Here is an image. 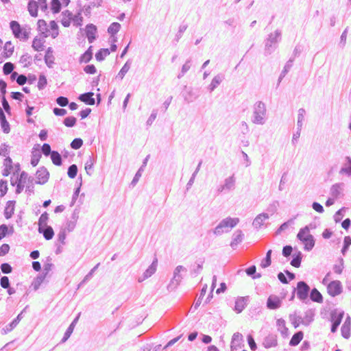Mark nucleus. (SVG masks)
<instances>
[{"label":"nucleus","instance_id":"obj_34","mask_svg":"<svg viewBox=\"0 0 351 351\" xmlns=\"http://www.w3.org/2000/svg\"><path fill=\"white\" fill-rule=\"evenodd\" d=\"M304 334L302 331H298L296 333H295L293 337H291L289 345L291 346H295L300 343V342L303 339Z\"/></svg>","mask_w":351,"mask_h":351},{"label":"nucleus","instance_id":"obj_4","mask_svg":"<svg viewBox=\"0 0 351 351\" xmlns=\"http://www.w3.org/2000/svg\"><path fill=\"white\" fill-rule=\"evenodd\" d=\"M281 34L282 32L279 29L269 34L265 40V52L267 53L270 54L276 49L277 45L281 39Z\"/></svg>","mask_w":351,"mask_h":351},{"label":"nucleus","instance_id":"obj_57","mask_svg":"<svg viewBox=\"0 0 351 351\" xmlns=\"http://www.w3.org/2000/svg\"><path fill=\"white\" fill-rule=\"evenodd\" d=\"M191 60H187L182 66L180 73L178 75V78H181L191 68Z\"/></svg>","mask_w":351,"mask_h":351},{"label":"nucleus","instance_id":"obj_21","mask_svg":"<svg viewBox=\"0 0 351 351\" xmlns=\"http://www.w3.org/2000/svg\"><path fill=\"white\" fill-rule=\"evenodd\" d=\"M343 314L339 313V315H332L331 317L332 326H331V332H335L337 330L338 326H339L341 319H342Z\"/></svg>","mask_w":351,"mask_h":351},{"label":"nucleus","instance_id":"obj_37","mask_svg":"<svg viewBox=\"0 0 351 351\" xmlns=\"http://www.w3.org/2000/svg\"><path fill=\"white\" fill-rule=\"evenodd\" d=\"M38 5L36 1L31 0L28 3V11L32 16H36L38 14Z\"/></svg>","mask_w":351,"mask_h":351},{"label":"nucleus","instance_id":"obj_42","mask_svg":"<svg viewBox=\"0 0 351 351\" xmlns=\"http://www.w3.org/2000/svg\"><path fill=\"white\" fill-rule=\"evenodd\" d=\"M314 319V313L311 310H308L305 313L304 317L302 318L303 325L308 326Z\"/></svg>","mask_w":351,"mask_h":351},{"label":"nucleus","instance_id":"obj_25","mask_svg":"<svg viewBox=\"0 0 351 351\" xmlns=\"http://www.w3.org/2000/svg\"><path fill=\"white\" fill-rule=\"evenodd\" d=\"M45 38H37L36 37L32 42V47L36 51H41L44 49V43Z\"/></svg>","mask_w":351,"mask_h":351},{"label":"nucleus","instance_id":"obj_47","mask_svg":"<svg viewBox=\"0 0 351 351\" xmlns=\"http://www.w3.org/2000/svg\"><path fill=\"white\" fill-rule=\"evenodd\" d=\"M95 163V159L92 156H89L85 163V170L88 175H91L93 167Z\"/></svg>","mask_w":351,"mask_h":351},{"label":"nucleus","instance_id":"obj_7","mask_svg":"<svg viewBox=\"0 0 351 351\" xmlns=\"http://www.w3.org/2000/svg\"><path fill=\"white\" fill-rule=\"evenodd\" d=\"M343 291V287L339 280H332L328 285L327 292L332 296L335 297L340 295Z\"/></svg>","mask_w":351,"mask_h":351},{"label":"nucleus","instance_id":"obj_6","mask_svg":"<svg viewBox=\"0 0 351 351\" xmlns=\"http://www.w3.org/2000/svg\"><path fill=\"white\" fill-rule=\"evenodd\" d=\"M29 180L27 173L22 171L20 176L15 181L12 178L10 182L12 186L16 185V193L19 194L23 191L25 186H27V180Z\"/></svg>","mask_w":351,"mask_h":351},{"label":"nucleus","instance_id":"obj_17","mask_svg":"<svg viewBox=\"0 0 351 351\" xmlns=\"http://www.w3.org/2000/svg\"><path fill=\"white\" fill-rule=\"evenodd\" d=\"M96 27L93 24H89L86 27V37L89 43H93L95 39Z\"/></svg>","mask_w":351,"mask_h":351},{"label":"nucleus","instance_id":"obj_63","mask_svg":"<svg viewBox=\"0 0 351 351\" xmlns=\"http://www.w3.org/2000/svg\"><path fill=\"white\" fill-rule=\"evenodd\" d=\"M301 254L299 253L296 256H295L292 261H291V265L295 267H299L301 264Z\"/></svg>","mask_w":351,"mask_h":351},{"label":"nucleus","instance_id":"obj_29","mask_svg":"<svg viewBox=\"0 0 351 351\" xmlns=\"http://www.w3.org/2000/svg\"><path fill=\"white\" fill-rule=\"evenodd\" d=\"M276 326L278 330L282 334V335H287L288 328L286 326V322L282 318L278 319L276 321Z\"/></svg>","mask_w":351,"mask_h":351},{"label":"nucleus","instance_id":"obj_31","mask_svg":"<svg viewBox=\"0 0 351 351\" xmlns=\"http://www.w3.org/2000/svg\"><path fill=\"white\" fill-rule=\"evenodd\" d=\"M203 264H204V261H199L191 267V275L193 277H195L202 271V270L203 269Z\"/></svg>","mask_w":351,"mask_h":351},{"label":"nucleus","instance_id":"obj_48","mask_svg":"<svg viewBox=\"0 0 351 351\" xmlns=\"http://www.w3.org/2000/svg\"><path fill=\"white\" fill-rule=\"evenodd\" d=\"M110 54L108 49H101L95 54V58L98 61H102L104 58Z\"/></svg>","mask_w":351,"mask_h":351},{"label":"nucleus","instance_id":"obj_16","mask_svg":"<svg viewBox=\"0 0 351 351\" xmlns=\"http://www.w3.org/2000/svg\"><path fill=\"white\" fill-rule=\"evenodd\" d=\"M248 297H239L235 301L234 310L237 313H241L247 306Z\"/></svg>","mask_w":351,"mask_h":351},{"label":"nucleus","instance_id":"obj_9","mask_svg":"<svg viewBox=\"0 0 351 351\" xmlns=\"http://www.w3.org/2000/svg\"><path fill=\"white\" fill-rule=\"evenodd\" d=\"M186 269L182 266L178 265L176 267L173 271V276L171 280V282L169 285V288H170L171 286H173V288L177 287L180 283L181 282L182 280V276L180 274L181 271H186Z\"/></svg>","mask_w":351,"mask_h":351},{"label":"nucleus","instance_id":"obj_49","mask_svg":"<svg viewBox=\"0 0 351 351\" xmlns=\"http://www.w3.org/2000/svg\"><path fill=\"white\" fill-rule=\"evenodd\" d=\"M83 21V17L82 16L80 13H77V14L73 15L72 14L71 23H73V25L76 27H79L82 25Z\"/></svg>","mask_w":351,"mask_h":351},{"label":"nucleus","instance_id":"obj_10","mask_svg":"<svg viewBox=\"0 0 351 351\" xmlns=\"http://www.w3.org/2000/svg\"><path fill=\"white\" fill-rule=\"evenodd\" d=\"M49 176V173L47 169L43 167H40L36 173V178L37 180L35 182V183L44 184L48 181Z\"/></svg>","mask_w":351,"mask_h":351},{"label":"nucleus","instance_id":"obj_50","mask_svg":"<svg viewBox=\"0 0 351 351\" xmlns=\"http://www.w3.org/2000/svg\"><path fill=\"white\" fill-rule=\"evenodd\" d=\"M99 266V263H97L89 272L88 274L85 276L82 281L79 284L78 288L81 287L83 284L86 283L87 281H88L93 276V273L96 271V269Z\"/></svg>","mask_w":351,"mask_h":351},{"label":"nucleus","instance_id":"obj_8","mask_svg":"<svg viewBox=\"0 0 351 351\" xmlns=\"http://www.w3.org/2000/svg\"><path fill=\"white\" fill-rule=\"evenodd\" d=\"M310 291L309 286L304 281H300L297 284V296L301 301L307 299Z\"/></svg>","mask_w":351,"mask_h":351},{"label":"nucleus","instance_id":"obj_60","mask_svg":"<svg viewBox=\"0 0 351 351\" xmlns=\"http://www.w3.org/2000/svg\"><path fill=\"white\" fill-rule=\"evenodd\" d=\"M45 278V275H43V274L36 278V279L32 284L34 289L35 290H37L39 288L40 285L43 282Z\"/></svg>","mask_w":351,"mask_h":351},{"label":"nucleus","instance_id":"obj_20","mask_svg":"<svg viewBox=\"0 0 351 351\" xmlns=\"http://www.w3.org/2000/svg\"><path fill=\"white\" fill-rule=\"evenodd\" d=\"M79 99L88 105H94L95 103L93 98V93L88 92L80 95Z\"/></svg>","mask_w":351,"mask_h":351},{"label":"nucleus","instance_id":"obj_39","mask_svg":"<svg viewBox=\"0 0 351 351\" xmlns=\"http://www.w3.org/2000/svg\"><path fill=\"white\" fill-rule=\"evenodd\" d=\"M14 52V46L10 41L5 43L3 47V54L5 58H9Z\"/></svg>","mask_w":351,"mask_h":351},{"label":"nucleus","instance_id":"obj_56","mask_svg":"<svg viewBox=\"0 0 351 351\" xmlns=\"http://www.w3.org/2000/svg\"><path fill=\"white\" fill-rule=\"evenodd\" d=\"M32 57L28 53L23 55L20 58V62L24 66H27L31 64Z\"/></svg>","mask_w":351,"mask_h":351},{"label":"nucleus","instance_id":"obj_62","mask_svg":"<svg viewBox=\"0 0 351 351\" xmlns=\"http://www.w3.org/2000/svg\"><path fill=\"white\" fill-rule=\"evenodd\" d=\"M76 123V119L73 117H68L64 119V124L66 127H73L75 125Z\"/></svg>","mask_w":351,"mask_h":351},{"label":"nucleus","instance_id":"obj_27","mask_svg":"<svg viewBox=\"0 0 351 351\" xmlns=\"http://www.w3.org/2000/svg\"><path fill=\"white\" fill-rule=\"evenodd\" d=\"M346 162L344 163L343 167L341 168L339 171L340 174H346L348 176L351 175V158L347 156L346 158Z\"/></svg>","mask_w":351,"mask_h":351},{"label":"nucleus","instance_id":"obj_41","mask_svg":"<svg viewBox=\"0 0 351 351\" xmlns=\"http://www.w3.org/2000/svg\"><path fill=\"white\" fill-rule=\"evenodd\" d=\"M49 220V215L47 212L43 213L38 219V229L49 226L47 222Z\"/></svg>","mask_w":351,"mask_h":351},{"label":"nucleus","instance_id":"obj_61","mask_svg":"<svg viewBox=\"0 0 351 351\" xmlns=\"http://www.w3.org/2000/svg\"><path fill=\"white\" fill-rule=\"evenodd\" d=\"M143 171V167H141L140 169L136 173L133 180L131 182V184L135 186L136 183L138 182L140 178L142 176V172Z\"/></svg>","mask_w":351,"mask_h":351},{"label":"nucleus","instance_id":"obj_14","mask_svg":"<svg viewBox=\"0 0 351 351\" xmlns=\"http://www.w3.org/2000/svg\"><path fill=\"white\" fill-rule=\"evenodd\" d=\"M157 267V260H154L151 265L144 272L143 277L138 278V282H141L149 277L152 276L156 271Z\"/></svg>","mask_w":351,"mask_h":351},{"label":"nucleus","instance_id":"obj_46","mask_svg":"<svg viewBox=\"0 0 351 351\" xmlns=\"http://www.w3.org/2000/svg\"><path fill=\"white\" fill-rule=\"evenodd\" d=\"M51 158L55 165L60 166L62 165V157L58 152L53 151L51 154Z\"/></svg>","mask_w":351,"mask_h":351},{"label":"nucleus","instance_id":"obj_44","mask_svg":"<svg viewBox=\"0 0 351 351\" xmlns=\"http://www.w3.org/2000/svg\"><path fill=\"white\" fill-rule=\"evenodd\" d=\"M49 27H50L49 32L51 31V33L49 34V35L53 38H56L59 34L58 26L57 23H56V21H51L49 23Z\"/></svg>","mask_w":351,"mask_h":351},{"label":"nucleus","instance_id":"obj_13","mask_svg":"<svg viewBox=\"0 0 351 351\" xmlns=\"http://www.w3.org/2000/svg\"><path fill=\"white\" fill-rule=\"evenodd\" d=\"M243 341V336L239 332H235L232 335L230 349L231 351H237L239 348L241 347V345Z\"/></svg>","mask_w":351,"mask_h":351},{"label":"nucleus","instance_id":"obj_53","mask_svg":"<svg viewBox=\"0 0 351 351\" xmlns=\"http://www.w3.org/2000/svg\"><path fill=\"white\" fill-rule=\"evenodd\" d=\"M51 8L54 13L60 12L61 8V3L59 0H52L51 2Z\"/></svg>","mask_w":351,"mask_h":351},{"label":"nucleus","instance_id":"obj_3","mask_svg":"<svg viewBox=\"0 0 351 351\" xmlns=\"http://www.w3.org/2000/svg\"><path fill=\"white\" fill-rule=\"evenodd\" d=\"M298 239L304 245V250L310 251L315 245V240L310 234V230L308 226L301 228L297 235Z\"/></svg>","mask_w":351,"mask_h":351},{"label":"nucleus","instance_id":"obj_64","mask_svg":"<svg viewBox=\"0 0 351 351\" xmlns=\"http://www.w3.org/2000/svg\"><path fill=\"white\" fill-rule=\"evenodd\" d=\"M47 85V79L44 75H40L39 76L38 82V88L39 90H42Z\"/></svg>","mask_w":351,"mask_h":351},{"label":"nucleus","instance_id":"obj_15","mask_svg":"<svg viewBox=\"0 0 351 351\" xmlns=\"http://www.w3.org/2000/svg\"><path fill=\"white\" fill-rule=\"evenodd\" d=\"M269 218L268 213H263L258 215L252 222V226L256 228H260L263 224L265 220Z\"/></svg>","mask_w":351,"mask_h":351},{"label":"nucleus","instance_id":"obj_38","mask_svg":"<svg viewBox=\"0 0 351 351\" xmlns=\"http://www.w3.org/2000/svg\"><path fill=\"white\" fill-rule=\"evenodd\" d=\"M306 115V110L304 108H300L298 111V120H297V127L298 129L300 128H302L303 122L304 121V118Z\"/></svg>","mask_w":351,"mask_h":351},{"label":"nucleus","instance_id":"obj_18","mask_svg":"<svg viewBox=\"0 0 351 351\" xmlns=\"http://www.w3.org/2000/svg\"><path fill=\"white\" fill-rule=\"evenodd\" d=\"M38 29L43 38H47L49 36V29L47 27V24L44 20H38Z\"/></svg>","mask_w":351,"mask_h":351},{"label":"nucleus","instance_id":"obj_32","mask_svg":"<svg viewBox=\"0 0 351 351\" xmlns=\"http://www.w3.org/2000/svg\"><path fill=\"white\" fill-rule=\"evenodd\" d=\"M350 318L348 317V320H346L344 322V324L342 325L341 328V335L346 339H348L350 336Z\"/></svg>","mask_w":351,"mask_h":351},{"label":"nucleus","instance_id":"obj_40","mask_svg":"<svg viewBox=\"0 0 351 351\" xmlns=\"http://www.w3.org/2000/svg\"><path fill=\"white\" fill-rule=\"evenodd\" d=\"M289 319L295 328H298L300 324H303L302 317L297 315L295 313L290 315Z\"/></svg>","mask_w":351,"mask_h":351},{"label":"nucleus","instance_id":"obj_1","mask_svg":"<svg viewBox=\"0 0 351 351\" xmlns=\"http://www.w3.org/2000/svg\"><path fill=\"white\" fill-rule=\"evenodd\" d=\"M267 121L266 105L261 101H256L252 107L251 121L256 125H264Z\"/></svg>","mask_w":351,"mask_h":351},{"label":"nucleus","instance_id":"obj_43","mask_svg":"<svg viewBox=\"0 0 351 351\" xmlns=\"http://www.w3.org/2000/svg\"><path fill=\"white\" fill-rule=\"evenodd\" d=\"M235 184V178L234 176H230L225 179L224 180V186L226 189V191L232 190L234 188Z\"/></svg>","mask_w":351,"mask_h":351},{"label":"nucleus","instance_id":"obj_22","mask_svg":"<svg viewBox=\"0 0 351 351\" xmlns=\"http://www.w3.org/2000/svg\"><path fill=\"white\" fill-rule=\"evenodd\" d=\"M243 234L241 230H237L233 234L232 241L230 243L232 247H234L239 243H240L243 239Z\"/></svg>","mask_w":351,"mask_h":351},{"label":"nucleus","instance_id":"obj_12","mask_svg":"<svg viewBox=\"0 0 351 351\" xmlns=\"http://www.w3.org/2000/svg\"><path fill=\"white\" fill-rule=\"evenodd\" d=\"M263 345L265 348L276 347L278 345L277 336L274 334H269L263 340Z\"/></svg>","mask_w":351,"mask_h":351},{"label":"nucleus","instance_id":"obj_11","mask_svg":"<svg viewBox=\"0 0 351 351\" xmlns=\"http://www.w3.org/2000/svg\"><path fill=\"white\" fill-rule=\"evenodd\" d=\"M282 300L276 295L269 296L267 301V306L269 309H277L281 306Z\"/></svg>","mask_w":351,"mask_h":351},{"label":"nucleus","instance_id":"obj_5","mask_svg":"<svg viewBox=\"0 0 351 351\" xmlns=\"http://www.w3.org/2000/svg\"><path fill=\"white\" fill-rule=\"evenodd\" d=\"M10 27L15 38L23 40L28 39L29 32L27 29L21 28L17 21H12Z\"/></svg>","mask_w":351,"mask_h":351},{"label":"nucleus","instance_id":"obj_45","mask_svg":"<svg viewBox=\"0 0 351 351\" xmlns=\"http://www.w3.org/2000/svg\"><path fill=\"white\" fill-rule=\"evenodd\" d=\"M202 164V161L201 160L198 163L197 167H196V169L193 173L191 178L189 179V182H188V183L186 184V189H190L191 187V186L193 184L195 179V177H196L197 174L198 173V172H199V171L200 169Z\"/></svg>","mask_w":351,"mask_h":351},{"label":"nucleus","instance_id":"obj_36","mask_svg":"<svg viewBox=\"0 0 351 351\" xmlns=\"http://www.w3.org/2000/svg\"><path fill=\"white\" fill-rule=\"evenodd\" d=\"M311 300L313 302L322 303L323 297L320 292L315 288L313 289L310 293Z\"/></svg>","mask_w":351,"mask_h":351},{"label":"nucleus","instance_id":"obj_30","mask_svg":"<svg viewBox=\"0 0 351 351\" xmlns=\"http://www.w3.org/2000/svg\"><path fill=\"white\" fill-rule=\"evenodd\" d=\"M45 62L49 67H51L54 63V57L53 56V49L51 47H48L46 51Z\"/></svg>","mask_w":351,"mask_h":351},{"label":"nucleus","instance_id":"obj_19","mask_svg":"<svg viewBox=\"0 0 351 351\" xmlns=\"http://www.w3.org/2000/svg\"><path fill=\"white\" fill-rule=\"evenodd\" d=\"M223 80V76L221 74H218L213 77L211 83L208 87V89L211 93L213 92Z\"/></svg>","mask_w":351,"mask_h":351},{"label":"nucleus","instance_id":"obj_58","mask_svg":"<svg viewBox=\"0 0 351 351\" xmlns=\"http://www.w3.org/2000/svg\"><path fill=\"white\" fill-rule=\"evenodd\" d=\"M14 64L11 62H6L3 66V71L5 75L11 73L14 70Z\"/></svg>","mask_w":351,"mask_h":351},{"label":"nucleus","instance_id":"obj_28","mask_svg":"<svg viewBox=\"0 0 351 351\" xmlns=\"http://www.w3.org/2000/svg\"><path fill=\"white\" fill-rule=\"evenodd\" d=\"M71 18H72V13L69 12V10H66L62 13V19H61V23L62 25L67 27H69L71 23Z\"/></svg>","mask_w":351,"mask_h":351},{"label":"nucleus","instance_id":"obj_59","mask_svg":"<svg viewBox=\"0 0 351 351\" xmlns=\"http://www.w3.org/2000/svg\"><path fill=\"white\" fill-rule=\"evenodd\" d=\"M83 145V141L80 138H75L71 143V147L74 149H80Z\"/></svg>","mask_w":351,"mask_h":351},{"label":"nucleus","instance_id":"obj_54","mask_svg":"<svg viewBox=\"0 0 351 351\" xmlns=\"http://www.w3.org/2000/svg\"><path fill=\"white\" fill-rule=\"evenodd\" d=\"M77 173V167L76 165H71L68 169V176L71 178H74Z\"/></svg>","mask_w":351,"mask_h":351},{"label":"nucleus","instance_id":"obj_51","mask_svg":"<svg viewBox=\"0 0 351 351\" xmlns=\"http://www.w3.org/2000/svg\"><path fill=\"white\" fill-rule=\"evenodd\" d=\"M121 25L119 23H112L108 27V32L112 36L116 34L120 29Z\"/></svg>","mask_w":351,"mask_h":351},{"label":"nucleus","instance_id":"obj_26","mask_svg":"<svg viewBox=\"0 0 351 351\" xmlns=\"http://www.w3.org/2000/svg\"><path fill=\"white\" fill-rule=\"evenodd\" d=\"M14 201H8L6 204V206L4 210V215L6 219H10L12 216L14 212Z\"/></svg>","mask_w":351,"mask_h":351},{"label":"nucleus","instance_id":"obj_55","mask_svg":"<svg viewBox=\"0 0 351 351\" xmlns=\"http://www.w3.org/2000/svg\"><path fill=\"white\" fill-rule=\"evenodd\" d=\"M92 58V52L89 50H87L85 53H84L80 57V62L87 63Z\"/></svg>","mask_w":351,"mask_h":351},{"label":"nucleus","instance_id":"obj_2","mask_svg":"<svg viewBox=\"0 0 351 351\" xmlns=\"http://www.w3.org/2000/svg\"><path fill=\"white\" fill-rule=\"evenodd\" d=\"M239 222L237 217H226L222 219L219 223L213 230V234L216 236H220L223 233L228 232L232 228L235 227Z\"/></svg>","mask_w":351,"mask_h":351},{"label":"nucleus","instance_id":"obj_35","mask_svg":"<svg viewBox=\"0 0 351 351\" xmlns=\"http://www.w3.org/2000/svg\"><path fill=\"white\" fill-rule=\"evenodd\" d=\"M130 66L131 63L130 62V60H128L118 73L117 75L116 76V78L122 80L125 77V74L129 71Z\"/></svg>","mask_w":351,"mask_h":351},{"label":"nucleus","instance_id":"obj_24","mask_svg":"<svg viewBox=\"0 0 351 351\" xmlns=\"http://www.w3.org/2000/svg\"><path fill=\"white\" fill-rule=\"evenodd\" d=\"M38 232L42 233L46 240L51 239L54 235L53 230L50 226L38 229Z\"/></svg>","mask_w":351,"mask_h":351},{"label":"nucleus","instance_id":"obj_33","mask_svg":"<svg viewBox=\"0 0 351 351\" xmlns=\"http://www.w3.org/2000/svg\"><path fill=\"white\" fill-rule=\"evenodd\" d=\"M343 184L342 183H337L333 184L330 188V194L334 198L339 196L343 189Z\"/></svg>","mask_w":351,"mask_h":351},{"label":"nucleus","instance_id":"obj_52","mask_svg":"<svg viewBox=\"0 0 351 351\" xmlns=\"http://www.w3.org/2000/svg\"><path fill=\"white\" fill-rule=\"evenodd\" d=\"M350 245H351V237L349 236L345 237L344 240H343V246L341 250V252L343 255H345L346 252L348 250Z\"/></svg>","mask_w":351,"mask_h":351},{"label":"nucleus","instance_id":"obj_23","mask_svg":"<svg viewBox=\"0 0 351 351\" xmlns=\"http://www.w3.org/2000/svg\"><path fill=\"white\" fill-rule=\"evenodd\" d=\"M79 317H80V315H78V316H77V317H75L74 319V320L72 322V323L68 327L66 332H64V337L62 339V342H65L70 337L71 335L72 334V332L74 330L75 326L78 321Z\"/></svg>","mask_w":351,"mask_h":351}]
</instances>
